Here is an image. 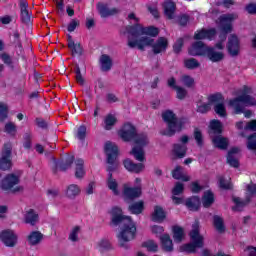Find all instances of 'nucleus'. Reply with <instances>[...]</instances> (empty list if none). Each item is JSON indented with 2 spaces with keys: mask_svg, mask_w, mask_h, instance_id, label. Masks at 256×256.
<instances>
[{
  "mask_svg": "<svg viewBox=\"0 0 256 256\" xmlns=\"http://www.w3.org/2000/svg\"><path fill=\"white\" fill-rule=\"evenodd\" d=\"M142 247H144V249H147L148 251H150L152 253H156V251H158V249H159V245H157L156 242L153 240H148V241L144 242L142 244Z\"/></svg>",
  "mask_w": 256,
  "mask_h": 256,
  "instance_id": "obj_47",
  "label": "nucleus"
},
{
  "mask_svg": "<svg viewBox=\"0 0 256 256\" xmlns=\"http://www.w3.org/2000/svg\"><path fill=\"white\" fill-rule=\"evenodd\" d=\"M7 113V105L0 102V121H5V119H7Z\"/></svg>",
  "mask_w": 256,
  "mask_h": 256,
  "instance_id": "obj_57",
  "label": "nucleus"
},
{
  "mask_svg": "<svg viewBox=\"0 0 256 256\" xmlns=\"http://www.w3.org/2000/svg\"><path fill=\"white\" fill-rule=\"evenodd\" d=\"M160 243L164 251H173V240H171L169 234L160 236Z\"/></svg>",
  "mask_w": 256,
  "mask_h": 256,
  "instance_id": "obj_36",
  "label": "nucleus"
},
{
  "mask_svg": "<svg viewBox=\"0 0 256 256\" xmlns=\"http://www.w3.org/2000/svg\"><path fill=\"white\" fill-rule=\"evenodd\" d=\"M162 118L167 123V128L161 130V135H166L167 137H173L175 133H179V131L185 128V123H187L185 119H178L171 110H166L162 114Z\"/></svg>",
  "mask_w": 256,
  "mask_h": 256,
  "instance_id": "obj_5",
  "label": "nucleus"
},
{
  "mask_svg": "<svg viewBox=\"0 0 256 256\" xmlns=\"http://www.w3.org/2000/svg\"><path fill=\"white\" fill-rule=\"evenodd\" d=\"M227 163L230 167H239V148H232L228 152Z\"/></svg>",
  "mask_w": 256,
  "mask_h": 256,
  "instance_id": "obj_26",
  "label": "nucleus"
},
{
  "mask_svg": "<svg viewBox=\"0 0 256 256\" xmlns=\"http://www.w3.org/2000/svg\"><path fill=\"white\" fill-rule=\"evenodd\" d=\"M138 136L139 135H137V128L130 122L124 123L122 127L118 130V137H120L122 141H133V139H137Z\"/></svg>",
  "mask_w": 256,
  "mask_h": 256,
  "instance_id": "obj_9",
  "label": "nucleus"
},
{
  "mask_svg": "<svg viewBox=\"0 0 256 256\" xmlns=\"http://www.w3.org/2000/svg\"><path fill=\"white\" fill-rule=\"evenodd\" d=\"M247 149H249V151H256V133L250 135L247 138Z\"/></svg>",
  "mask_w": 256,
  "mask_h": 256,
  "instance_id": "obj_51",
  "label": "nucleus"
},
{
  "mask_svg": "<svg viewBox=\"0 0 256 256\" xmlns=\"http://www.w3.org/2000/svg\"><path fill=\"white\" fill-rule=\"evenodd\" d=\"M0 169L2 171H7L8 169H11V157L2 156L0 159Z\"/></svg>",
  "mask_w": 256,
  "mask_h": 256,
  "instance_id": "obj_50",
  "label": "nucleus"
},
{
  "mask_svg": "<svg viewBox=\"0 0 256 256\" xmlns=\"http://www.w3.org/2000/svg\"><path fill=\"white\" fill-rule=\"evenodd\" d=\"M117 125V116L115 114H108L104 117L102 127L105 131H111Z\"/></svg>",
  "mask_w": 256,
  "mask_h": 256,
  "instance_id": "obj_29",
  "label": "nucleus"
},
{
  "mask_svg": "<svg viewBox=\"0 0 256 256\" xmlns=\"http://www.w3.org/2000/svg\"><path fill=\"white\" fill-rule=\"evenodd\" d=\"M194 138H195L197 145H199V147H201V145H203V134L201 133L200 129L196 128L194 130Z\"/></svg>",
  "mask_w": 256,
  "mask_h": 256,
  "instance_id": "obj_56",
  "label": "nucleus"
},
{
  "mask_svg": "<svg viewBox=\"0 0 256 256\" xmlns=\"http://www.w3.org/2000/svg\"><path fill=\"white\" fill-rule=\"evenodd\" d=\"M81 195V186L77 184H70L65 189V197L67 199H75Z\"/></svg>",
  "mask_w": 256,
  "mask_h": 256,
  "instance_id": "obj_27",
  "label": "nucleus"
},
{
  "mask_svg": "<svg viewBox=\"0 0 256 256\" xmlns=\"http://www.w3.org/2000/svg\"><path fill=\"white\" fill-rule=\"evenodd\" d=\"M208 133L211 138L221 135L223 133V123L219 120H211Z\"/></svg>",
  "mask_w": 256,
  "mask_h": 256,
  "instance_id": "obj_23",
  "label": "nucleus"
},
{
  "mask_svg": "<svg viewBox=\"0 0 256 256\" xmlns=\"http://www.w3.org/2000/svg\"><path fill=\"white\" fill-rule=\"evenodd\" d=\"M242 103L244 107H255L256 106V98L252 95L253 88L249 86H243L240 90Z\"/></svg>",
  "mask_w": 256,
  "mask_h": 256,
  "instance_id": "obj_14",
  "label": "nucleus"
},
{
  "mask_svg": "<svg viewBox=\"0 0 256 256\" xmlns=\"http://www.w3.org/2000/svg\"><path fill=\"white\" fill-rule=\"evenodd\" d=\"M180 83L184 85V87H193V85H195V78L190 75H182L180 77Z\"/></svg>",
  "mask_w": 256,
  "mask_h": 256,
  "instance_id": "obj_45",
  "label": "nucleus"
},
{
  "mask_svg": "<svg viewBox=\"0 0 256 256\" xmlns=\"http://www.w3.org/2000/svg\"><path fill=\"white\" fill-rule=\"evenodd\" d=\"M208 47L203 42H196L189 48V55L193 57L205 56L207 54Z\"/></svg>",
  "mask_w": 256,
  "mask_h": 256,
  "instance_id": "obj_22",
  "label": "nucleus"
},
{
  "mask_svg": "<svg viewBox=\"0 0 256 256\" xmlns=\"http://www.w3.org/2000/svg\"><path fill=\"white\" fill-rule=\"evenodd\" d=\"M227 48L232 57L239 55V38L235 34L229 36Z\"/></svg>",
  "mask_w": 256,
  "mask_h": 256,
  "instance_id": "obj_18",
  "label": "nucleus"
},
{
  "mask_svg": "<svg viewBox=\"0 0 256 256\" xmlns=\"http://www.w3.org/2000/svg\"><path fill=\"white\" fill-rule=\"evenodd\" d=\"M219 187L221 189H232L233 184H231V179H224L223 177L219 178Z\"/></svg>",
  "mask_w": 256,
  "mask_h": 256,
  "instance_id": "obj_52",
  "label": "nucleus"
},
{
  "mask_svg": "<svg viewBox=\"0 0 256 256\" xmlns=\"http://www.w3.org/2000/svg\"><path fill=\"white\" fill-rule=\"evenodd\" d=\"M149 47H152L154 55L165 53V51H167V48L169 47V40L165 37H159L156 41L153 40L152 44L149 45Z\"/></svg>",
  "mask_w": 256,
  "mask_h": 256,
  "instance_id": "obj_15",
  "label": "nucleus"
},
{
  "mask_svg": "<svg viewBox=\"0 0 256 256\" xmlns=\"http://www.w3.org/2000/svg\"><path fill=\"white\" fill-rule=\"evenodd\" d=\"M95 247L98 251L103 253V251H107V249H110L111 243H109V240L107 239H100L96 242Z\"/></svg>",
  "mask_w": 256,
  "mask_h": 256,
  "instance_id": "obj_44",
  "label": "nucleus"
},
{
  "mask_svg": "<svg viewBox=\"0 0 256 256\" xmlns=\"http://www.w3.org/2000/svg\"><path fill=\"white\" fill-rule=\"evenodd\" d=\"M212 143L218 149H227L229 146V140L221 135L212 137Z\"/></svg>",
  "mask_w": 256,
  "mask_h": 256,
  "instance_id": "obj_35",
  "label": "nucleus"
},
{
  "mask_svg": "<svg viewBox=\"0 0 256 256\" xmlns=\"http://www.w3.org/2000/svg\"><path fill=\"white\" fill-rule=\"evenodd\" d=\"M96 9L99 13V15L103 18H107V17H113V15H117L119 14V8H109V4L104 3V2H99L96 5Z\"/></svg>",
  "mask_w": 256,
  "mask_h": 256,
  "instance_id": "obj_16",
  "label": "nucleus"
},
{
  "mask_svg": "<svg viewBox=\"0 0 256 256\" xmlns=\"http://www.w3.org/2000/svg\"><path fill=\"white\" fill-rule=\"evenodd\" d=\"M183 191H185V185L177 182L172 189V201L174 205H181L183 203V198L177 197V195H182Z\"/></svg>",
  "mask_w": 256,
  "mask_h": 256,
  "instance_id": "obj_20",
  "label": "nucleus"
},
{
  "mask_svg": "<svg viewBox=\"0 0 256 256\" xmlns=\"http://www.w3.org/2000/svg\"><path fill=\"white\" fill-rule=\"evenodd\" d=\"M21 179L19 174H8L0 182V189L2 191H11L12 193H17L23 191V187L18 186Z\"/></svg>",
  "mask_w": 256,
  "mask_h": 256,
  "instance_id": "obj_7",
  "label": "nucleus"
},
{
  "mask_svg": "<svg viewBox=\"0 0 256 256\" xmlns=\"http://www.w3.org/2000/svg\"><path fill=\"white\" fill-rule=\"evenodd\" d=\"M245 131H256V120H251L246 123Z\"/></svg>",
  "mask_w": 256,
  "mask_h": 256,
  "instance_id": "obj_63",
  "label": "nucleus"
},
{
  "mask_svg": "<svg viewBox=\"0 0 256 256\" xmlns=\"http://www.w3.org/2000/svg\"><path fill=\"white\" fill-rule=\"evenodd\" d=\"M104 150L107 155L108 163L113 165L117 159V155H119V147H117L113 142H107Z\"/></svg>",
  "mask_w": 256,
  "mask_h": 256,
  "instance_id": "obj_17",
  "label": "nucleus"
},
{
  "mask_svg": "<svg viewBox=\"0 0 256 256\" xmlns=\"http://www.w3.org/2000/svg\"><path fill=\"white\" fill-rule=\"evenodd\" d=\"M135 187L129 186V184L123 185V195L125 199H137L142 195L141 178H135Z\"/></svg>",
  "mask_w": 256,
  "mask_h": 256,
  "instance_id": "obj_10",
  "label": "nucleus"
},
{
  "mask_svg": "<svg viewBox=\"0 0 256 256\" xmlns=\"http://www.w3.org/2000/svg\"><path fill=\"white\" fill-rule=\"evenodd\" d=\"M86 133H87V128L85 126H80L78 128V132H77L78 139H80V140L85 139Z\"/></svg>",
  "mask_w": 256,
  "mask_h": 256,
  "instance_id": "obj_62",
  "label": "nucleus"
},
{
  "mask_svg": "<svg viewBox=\"0 0 256 256\" xmlns=\"http://www.w3.org/2000/svg\"><path fill=\"white\" fill-rule=\"evenodd\" d=\"M25 223H29L30 225H35L36 221H38L39 216L37 213H35V210L29 209L26 211V214L24 216Z\"/></svg>",
  "mask_w": 256,
  "mask_h": 256,
  "instance_id": "obj_41",
  "label": "nucleus"
},
{
  "mask_svg": "<svg viewBox=\"0 0 256 256\" xmlns=\"http://www.w3.org/2000/svg\"><path fill=\"white\" fill-rule=\"evenodd\" d=\"M128 211H130L132 215H141V213L145 211V202L142 200H139L138 202L131 204L128 207Z\"/></svg>",
  "mask_w": 256,
  "mask_h": 256,
  "instance_id": "obj_33",
  "label": "nucleus"
},
{
  "mask_svg": "<svg viewBox=\"0 0 256 256\" xmlns=\"http://www.w3.org/2000/svg\"><path fill=\"white\" fill-rule=\"evenodd\" d=\"M4 131L8 133V135H15V133H17V126L12 122H8L5 125Z\"/></svg>",
  "mask_w": 256,
  "mask_h": 256,
  "instance_id": "obj_54",
  "label": "nucleus"
},
{
  "mask_svg": "<svg viewBox=\"0 0 256 256\" xmlns=\"http://www.w3.org/2000/svg\"><path fill=\"white\" fill-rule=\"evenodd\" d=\"M68 47L72 51L73 54L79 55L81 53V45L75 44L73 41V38L71 36H68Z\"/></svg>",
  "mask_w": 256,
  "mask_h": 256,
  "instance_id": "obj_46",
  "label": "nucleus"
},
{
  "mask_svg": "<svg viewBox=\"0 0 256 256\" xmlns=\"http://www.w3.org/2000/svg\"><path fill=\"white\" fill-rule=\"evenodd\" d=\"M172 236L175 243H181L185 239V230L181 226L172 227Z\"/></svg>",
  "mask_w": 256,
  "mask_h": 256,
  "instance_id": "obj_32",
  "label": "nucleus"
},
{
  "mask_svg": "<svg viewBox=\"0 0 256 256\" xmlns=\"http://www.w3.org/2000/svg\"><path fill=\"white\" fill-rule=\"evenodd\" d=\"M215 35H217V32L215 31V29H201L196 31L195 35H194V39H196V41H201L202 39H209V41H211L212 39L215 38Z\"/></svg>",
  "mask_w": 256,
  "mask_h": 256,
  "instance_id": "obj_24",
  "label": "nucleus"
},
{
  "mask_svg": "<svg viewBox=\"0 0 256 256\" xmlns=\"http://www.w3.org/2000/svg\"><path fill=\"white\" fill-rule=\"evenodd\" d=\"M43 240V234L39 231L31 232L28 236L29 245H39Z\"/></svg>",
  "mask_w": 256,
  "mask_h": 256,
  "instance_id": "obj_39",
  "label": "nucleus"
},
{
  "mask_svg": "<svg viewBox=\"0 0 256 256\" xmlns=\"http://www.w3.org/2000/svg\"><path fill=\"white\" fill-rule=\"evenodd\" d=\"M175 91L177 99L183 100L185 97H187V90H185V88L178 86Z\"/></svg>",
  "mask_w": 256,
  "mask_h": 256,
  "instance_id": "obj_59",
  "label": "nucleus"
},
{
  "mask_svg": "<svg viewBox=\"0 0 256 256\" xmlns=\"http://www.w3.org/2000/svg\"><path fill=\"white\" fill-rule=\"evenodd\" d=\"M182 48H183V39L180 38L174 44L175 53H180Z\"/></svg>",
  "mask_w": 256,
  "mask_h": 256,
  "instance_id": "obj_64",
  "label": "nucleus"
},
{
  "mask_svg": "<svg viewBox=\"0 0 256 256\" xmlns=\"http://www.w3.org/2000/svg\"><path fill=\"white\" fill-rule=\"evenodd\" d=\"M77 27H79V20L73 19L68 24L67 30L69 31V33H73V31H75V29H77Z\"/></svg>",
  "mask_w": 256,
  "mask_h": 256,
  "instance_id": "obj_60",
  "label": "nucleus"
},
{
  "mask_svg": "<svg viewBox=\"0 0 256 256\" xmlns=\"http://www.w3.org/2000/svg\"><path fill=\"white\" fill-rule=\"evenodd\" d=\"M190 239L192 243L184 244L180 246V251L184 253H195L197 249H201L205 245V238L199 234V222H195L192 225L190 231Z\"/></svg>",
  "mask_w": 256,
  "mask_h": 256,
  "instance_id": "obj_6",
  "label": "nucleus"
},
{
  "mask_svg": "<svg viewBox=\"0 0 256 256\" xmlns=\"http://www.w3.org/2000/svg\"><path fill=\"white\" fill-rule=\"evenodd\" d=\"M80 233H81V227L79 226L73 227L69 234V240L73 241L74 243L79 241Z\"/></svg>",
  "mask_w": 256,
  "mask_h": 256,
  "instance_id": "obj_49",
  "label": "nucleus"
},
{
  "mask_svg": "<svg viewBox=\"0 0 256 256\" xmlns=\"http://www.w3.org/2000/svg\"><path fill=\"white\" fill-rule=\"evenodd\" d=\"M172 177L174 179H177L178 181H191V176L187 175V173H185V170L181 166H177L173 170Z\"/></svg>",
  "mask_w": 256,
  "mask_h": 256,
  "instance_id": "obj_30",
  "label": "nucleus"
},
{
  "mask_svg": "<svg viewBox=\"0 0 256 256\" xmlns=\"http://www.w3.org/2000/svg\"><path fill=\"white\" fill-rule=\"evenodd\" d=\"M112 225H120L118 233V241L121 247H125V243L133 241L137 235V226L131 216L123 215V210L120 207L114 206L109 211Z\"/></svg>",
  "mask_w": 256,
  "mask_h": 256,
  "instance_id": "obj_2",
  "label": "nucleus"
},
{
  "mask_svg": "<svg viewBox=\"0 0 256 256\" xmlns=\"http://www.w3.org/2000/svg\"><path fill=\"white\" fill-rule=\"evenodd\" d=\"M111 67H113V60L107 54H103L100 57V69L102 71H111Z\"/></svg>",
  "mask_w": 256,
  "mask_h": 256,
  "instance_id": "obj_34",
  "label": "nucleus"
},
{
  "mask_svg": "<svg viewBox=\"0 0 256 256\" xmlns=\"http://www.w3.org/2000/svg\"><path fill=\"white\" fill-rule=\"evenodd\" d=\"M165 219H167L165 209L159 205H155L151 214V221H154V223H163Z\"/></svg>",
  "mask_w": 256,
  "mask_h": 256,
  "instance_id": "obj_19",
  "label": "nucleus"
},
{
  "mask_svg": "<svg viewBox=\"0 0 256 256\" xmlns=\"http://www.w3.org/2000/svg\"><path fill=\"white\" fill-rule=\"evenodd\" d=\"M19 7L23 23H29V21H31V12L29 11V3H27V0H20Z\"/></svg>",
  "mask_w": 256,
  "mask_h": 256,
  "instance_id": "obj_25",
  "label": "nucleus"
},
{
  "mask_svg": "<svg viewBox=\"0 0 256 256\" xmlns=\"http://www.w3.org/2000/svg\"><path fill=\"white\" fill-rule=\"evenodd\" d=\"M255 195H256V184H249L246 190L245 201H242L241 198L239 197L233 198V202H234V206L232 208L233 211H241V209H243V207H245V205H247V203H249L253 199V197H255Z\"/></svg>",
  "mask_w": 256,
  "mask_h": 256,
  "instance_id": "obj_8",
  "label": "nucleus"
},
{
  "mask_svg": "<svg viewBox=\"0 0 256 256\" xmlns=\"http://www.w3.org/2000/svg\"><path fill=\"white\" fill-rule=\"evenodd\" d=\"M211 105H213V103H211L209 101V96H208L207 102H205L203 100H200L197 102V112L198 113H207L208 111L211 110Z\"/></svg>",
  "mask_w": 256,
  "mask_h": 256,
  "instance_id": "obj_43",
  "label": "nucleus"
},
{
  "mask_svg": "<svg viewBox=\"0 0 256 256\" xmlns=\"http://www.w3.org/2000/svg\"><path fill=\"white\" fill-rule=\"evenodd\" d=\"M223 101V95L221 94H212L209 96V102L215 105L214 111L219 117H227V109Z\"/></svg>",
  "mask_w": 256,
  "mask_h": 256,
  "instance_id": "obj_11",
  "label": "nucleus"
},
{
  "mask_svg": "<svg viewBox=\"0 0 256 256\" xmlns=\"http://www.w3.org/2000/svg\"><path fill=\"white\" fill-rule=\"evenodd\" d=\"M159 35V28L155 26L144 27L142 24L131 26L128 30V46L132 49L145 51V47L153 45V38Z\"/></svg>",
  "mask_w": 256,
  "mask_h": 256,
  "instance_id": "obj_3",
  "label": "nucleus"
},
{
  "mask_svg": "<svg viewBox=\"0 0 256 256\" xmlns=\"http://www.w3.org/2000/svg\"><path fill=\"white\" fill-rule=\"evenodd\" d=\"M75 165V177L76 179H83L85 177V160L78 158L74 162Z\"/></svg>",
  "mask_w": 256,
  "mask_h": 256,
  "instance_id": "obj_28",
  "label": "nucleus"
},
{
  "mask_svg": "<svg viewBox=\"0 0 256 256\" xmlns=\"http://www.w3.org/2000/svg\"><path fill=\"white\" fill-rule=\"evenodd\" d=\"M12 149H13V144H11V142H6L2 149V157H11Z\"/></svg>",
  "mask_w": 256,
  "mask_h": 256,
  "instance_id": "obj_53",
  "label": "nucleus"
},
{
  "mask_svg": "<svg viewBox=\"0 0 256 256\" xmlns=\"http://www.w3.org/2000/svg\"><path fill=\"white\" fill-rule=\"evenodd\" d=\"M0 58L2 59L3 63H5V65H8L9 67L13 65V59H11V56H9V54L2 53L0 55Z\"/></svg>",
  "mask_w": 256,
  "mask_h": 256,
  "instance_id": "obj_61",
  "label": "nucleus"
},
{
  "mask_svg": "<svg viewBox=\"0 0 256 256\" xmlns=\"http://www.w3.org/2000/svg\"><path fill=\"white\" fill-rule=\"evenodd\" d=\"M239 16L237 14H223L219 17L217 25L219 26L220 33L218 36V42L215 47H208L206 50V55L212 63H219L225 59V41H227V34L233 31V21H235Z\"/></svg>",
  "mask_w": 256,
  "mask_h": 256,
  "instance_id": "obj_1",
  "label": "nucleus"
},
{
  "mask_svg": "<svg viewBox=\"0 0 256 256\" xmlns=\"http://www.w3.org/2000/svg\"><path fill=\"white\" fill-rule=\"evenodd\" d=\"M18 239L19 236L17 233L11 229H4L0 232V241H2L6 247H15V245H17Z\"/></svg>",
  "mask_w": 256,
  "mask_h": 256,
  "instance_id": "obj_12",
  "label": "nucleus"
},
{
  "mask_svg": "<svg viewBox=\"0 0 256 256\" xmlns=\"http://www.w3.org/2000/svg\"><path fill=\"white\" fill-rule=\"evenodd\" d=\"M147 145H149V137L147 134H138V136L134 139V146L130 151V155H133L134 159L140 163H135L133 160L126 158L123 161L126 171L137 174L145 171V164L143 163L147 160V158H145V149L143 148L147 147Z\"/></svg>",
  "mask_w": 256,
  "mask_h": 256,
  "instance_id": "obj_4",
  "label": "nucleus"
},
{
  "mask_svg": "<svg viewBox=\"0 0 256 256\" xmlns=\"http://www.w3.org/2000/svg\"><path fill=\"white\" fill-rule=\"evenodd\" d=\"M113 171L115 167L109 166L107 168L108 177L106 178V187L113 193V195H121V187H119V182L113 177Z\"/></svg>",
  "mask_w": 256,
  "mask_h": 256,
  "instance_id": "obj_13",
  "label": "nucleus"
},
{
  "mask_svg": "<svg viewBox=\"0 0 256 256\" xmlns=\"http://www.w3.org/2000/svg\"><path fill=\"white\" fill-rule=\"evenodd\" d=\"M164 13L168 19H173L175 17V3L165 2L164 3Z\"/></svg>",
  "mask_w": 256,
  "mask_h": 256,
  "instance_id": "obj_42",
  "label": "nucleus"
},
{
  "mask_svg": "<svg viewBox=\"0 0 256 256\" xmlns=\"http://www.w3.org/2000/svg\"><path fill=\"white\" fill-rule=\"evenodd\" d=\"M150 231L153 233V235H161L165 232V228L160 225H152L150 227Z\"/></svg>",
  "mask_w": 256,
  "mask_h": 256,
  "instance_id": "obj_58",
  "label": "nucleus"
},
{
  "mask_svg": "<svg viewBox=\"0 0 256 256\" xmlns=\"http://www.w3.org/2000/svg\"><path fill=\"white\" fill-rule=\"evenodd\" d=\"M213 225L217 232L225 233V221L221 216H214L213 217Z\"/></svg>",
  "mask_w": 256,
  "mask_h": 256,
  "instance_id": "obj_40",
  "label": "nucleus"
},
{
  "mask_svg": "<svg viewBox=\"0 0 256 256\" xmlns=\"http://www.w3.org/2000/svg\"><path fill=\"white\" fill-rule=\"evenodd\" d=\"M243 105V98L241 95L228 101V107H231L236 115H241V113L245 111Z\"/></svg>",
  "mask_w": 256,
  "mask_h": 256,
  "instance_id": "obj_21",
  "label": "nucleus"
},
{
  "mask_svg": "<svg viewBox=\"0 0 256 256\" xmlns=\"http://www.w3.org/2000/svg\"><path fill=\"white\" fill-rule=\"evenodd\" d=\"M95 189H97V183H95L94 181H91L87 184L84 191L86 195H93V193H95Z\"/></svg>",
  "mask_w": 256,
  "mask_h": 256,
  "instance_id": "obj_55",
  "label": "nucleus"
},
{
  "mask_svg": "<svg viewBox=\"0 0 256 256\" xmlns=\"http://www.w3.org/2000/svg\"><path fill=\"white\" fill-rule=\"evenodd\" d=\"M172 155L174 157H178L179 159H183V157L187 155V145L174 144L172 148Z\"/></svg>",
  "mask_w": 256,
  "mask_h": 256,
  "instance_id": "obj_31",
  "label": "nucleus"
},
{
  "mask_svg": "<svg viewBox=\"0 0 256 256\" xmlns=\"http://www.w3.org/2000/svg\"><path fill=\"white\" fill-rule=\"evenodd\" d=\"M185 205L190 211H197L201 207V200L199 197L193 196L186 200Z\"/></svg>",
  "mask_w": 256,
  "mask_h": 256,
  "instance_id": "obj_37",
  "label": "nucleus"
},
{
  "mask_svg": "<svg viewBox=\"0 0 256 256\" xmlns=\"http://www.w3.org/2000/svg\"><path fill=\"white\" fill-rule=\"evenodd\" d=\"M213 203H215V194L211 190H207L202 196V205L203 207H211Z\"/></svg>",
  "mask_w": 256,
  "mask_h": 256,
  "instance_id": "obj_38",
  "label": "nucleus"
},
{
  "mask_svg": "<svg viewBox=\"0 0 256 256\" xmlns=\"http://www.w3.org/2000/svg\"><path fill=\"white\" fill-rule=\"evenodd\" d=\"M201 64L195 58H189L184 60V66L186 69H197Z\"/></svg>",
  "mask_w": 256,
  "mask_h": 256,
  "instance_id": "obj_48",
  "label": "nucleus"
}]
</instances>
